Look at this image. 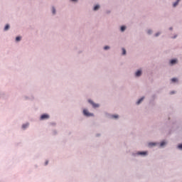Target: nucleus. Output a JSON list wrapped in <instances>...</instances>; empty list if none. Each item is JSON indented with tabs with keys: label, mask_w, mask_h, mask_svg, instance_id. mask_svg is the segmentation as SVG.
<instances>
[{
	"label": "nucleus",
	"mask_w": 182,
	"mask_h": 182,
	"mask_svg": "<svg viewBox=\"0 0 182 182\" xmlns=\"http://www.w3.org/2000/svg\"><path fill=\"white\" fill-rule=\"evenodd\" d=\"M110 48V47H109V46H105V50H107V49H109Z\"/></svg>",
	"instance_id": "obj_19"
},
{
	"label": "nucleus",
	"mask_w": 182,
	"mask_h": 182,
	"mask_svg": "<svg viewBox=\"0 0 182 182\" xmlns=\"http://www.w3.org/2000/svg\"><path fill=\"white\" fill-rule=\"evenodd\" d=\"M83 114L86 117H92L93 116V114L90 113L89 112H87V109L83 110Z\"/></svg>",
	"instance_id": "obj_1"
},
{
	"label": "nucleus",
	"mask_w": 182,
	"mask_h": 182,
	"mask_svg": "<svg viewBox=\"0 0 182 182\" xmlns=\"http://www.w3.org/2000/svg\"><path fill=\"white\" fill-rule=\"evenodd\" d=\"M171 81H172V82H177V78H172V79H171Z\"/></svg>",
	"instance_id": "obj_15"
},
{
	"label": "nucleus",
	"mask_w": 182,
	"mask_h": 182,
	"mask_svg": "<svg viewBox=\"0 0 182 182\" xmlns=\"http://www.w3.org/2000/svg\"><path fill=\"white\" fill-rule=\"evenodd\" d=\"M150 33H151V31H149V33L150 34Z\"/></svg>",
	"instance_id": "obj_25"
},
{
	"label": "nucleus",
	"mask_w": 182,
	"mask_h": 182,
	"mask_svg": "<svg viewBox=\"0 0 182 182\" xmlns=\"http://www.w3.org/2000/svg\"><path fill=\"white\" fill-rule=\"evenodd\" d=\"M159 34H160V33H157L156 34H155V36L157 37L159 36Z\"/></svg>",
	"instance_id": "obj_22"
},
{
	"label": "nucleus",
	"mask_w": 182,
	"mask_h": 182,
	"mask_svg": "<svg viewBox=\"0 0 182 182\" xmlns=\"http://www.w3.org/2000/svg\"><path fill=\"white\" fill-rule=\"evenodd\" d=\"M166 144V142H165V141L161 142V146H164Z\"/></svg>",
	"instance_id": "obj_11"
},
{
	"label": "nucleus",
	"mask_w": 182,
	"mask_h": 182,
	"mask_svg": "<svg viewBox=\"0 0 182 182\" xmlns=\"http://www.w3.org/2000/svg\"><path fill=\"white\" fill-rule=\"evenodd\" d=\"M48 161H46V165H48Z\"/></svg>",
	"instance_id": "obj_23"
},
{
	"label": "nucleus",
	"mask_w": 182,
	"mask_h": 182,
	"mask_svg": "<svg viewBox=\"0 0 182 182\" xmlns=\"http://www.w3.org/2000/svg\"><path fill=\"white\" fill-rule=\"evenodd\" d=\"M144 100V97H142L141 99L139 100L138 102H136V105H140V103H141V102Z\"/></svg>",
	"instance_id": "obj_5"
},
{
	"label": "nucleus",
	"mask_w": 182,
	"mask_h": 182,
	"mask_svg": "<svg viewBox=\"0 0 182 182\" xmlns=\"http://www.w3.org/2000/svg\"><path fill=\"white\" fill-rule=\"evenodd\" d=\"M176 63H177V60L176 59H173L171 60V64L174 65Z\"/></svg>",
	"instance_id": "obj_7"
},
{
	"label": "nucleus",
	"mask_w": 182,
	"mask_h": 182,
	"mask_svg": "<svg viewBox=\"0 0 182 182\" xmlns=\"http://www.w3.org/2000/svg\"><path fill=\"white\" fill-rule=\"evenodd\" d=\"M178 149H182V144L178 145Z\"/></svg>",
	"instance_id": "obj_21"
},
{
	"label": "nucleus",
	"mask_w": 182,
	"mask_h": 182,
	"mask_svg": "<svg viewBox=\"0 0 182 182\" xmlns=\"http://www.w3.org/2000/svg\"><path fill=\"white\" fill-rule=\"evenodd\" d=\"M141 75V70H138L136 72V76L139 77Z\"/></svg>",
	"instance_id": "obj_4"
},
{
	"label": "nucleus",
	"mask_w": 182,
	"mask_h": 182,
	"mask_svg": "<svg viewBox=\"0 0 182 182\" xmlns=\"http://www.w3.org/2000/svg\"><path fill=\"white\" fill-rule=\"evenodd\" d=\"M112 117H114V118L117 119V118H118V117H119V116H118V115H112Z\"/></svg>",
	"instance_id": "obj_18"
},
{
	"label": "nucleus",
	"mask_w": 182,
	"mask_h": 182,
	"mask_svg": "<svg viewBox=\"0 0 182 182\" xmlns=\"http://www.w3.org/2000/svg\"><path fill=\"white\" fill-rule=\"evenodd\" d=\"M16 41H21V37H19V36L16 37Z\"/></svg>",
	"instance_id": "obj_13"
},
{
	"label": "nucleus",
	"mask_w": 182,
	"mask_h": 182,
	"mask_svg": "<svg viewBox=\"0 0 182 182\" xmlns=\"http://www.w3.org/2000/svg\"><path fill=\"white\" fill-rule=\"evenodd\" d=\"M98 9H100V6L97 5L94 7V11H97Z\"/></svg>",
	"instance_id": "obj_8"
},
{
	"label": "nucleus",
	"mask_w": 182,
	"mask_h": 182,
	"mask_svg": "<svg viewBox=\"0 0 182 182\" xmlns=\"http://www.w3.org/2000/svg\"><path fill=\"white\" fill-rule=\"evenodd\" d=\"M139 155L145 156V155L147 154V151H141V152H139Z\"/></svg>",
	"instance_id": "obj_6"
},
{
	"label": "nucleus",
	"mask_w": 182,
	"mask_h": 182,
	"mask_svg": "<svg viewBox=\"0 0 182 182\" xmlns=\"http://www.w3.org/2000/svg\"><path fill=\"white\" fill-rule=\"evenodd\" d=\"M122 50L123 51V55H126V50H124V48H122Z\"/></svg>",
	"instance_id": "obj_14"
},
{
	"label": "nucleus",
	"mask_w": 182,
	"mask_h": 182,
	"mask_svg": "<svg viewBox=\"0 0 182 182\" xmlns=\"http://www.w3.org/2000/svg\"><path fill=\"white\" fill-rule=\"evenodd\" d=\"M181 0H176V2H179Z\"/></svg>",
	"instance_id": "obj_24"
},
{
	"label": "nucleus",
	"mask_w": 182,
	"mask_h": 182,
	"mask_svg": "<svg viewBox=\"0 0 182 182\" xmlns=\"http://www.w3.org/2000/svg\"><path fill=\"white\" fill-rule=\"evenodd\" d=\"M126 30V26H121V31H124Z\"/></svg>",
	"instance_id": "obj_10"
},
{
	"label": "nucleus",
	"mask_w": 182,
	"mask_h": 182,
	"mask_svg": "<svg viewBox=\"0 0 182 182\" xmlns=\"http://www.w3.org/2000/svg\"><path fill=\"white\" fill-rule=\"evenodd\" d=\"M48 118H49L48 114H44L41 115V120H44V119H48Z\"/></svg>",
	"instance_id": "obj_3"
},
{
	"label": "nucleus",
	"mask_w": 182,
	"mask_h": 182,
	"mask_svg": "<svg viewBox=\"0 0 182 182\" xmlns=\"http://www.w3.org/2000/svg\"><path fill=\"white\" fill-rule=\"evenodd\" d=\"M9 28V24L6 25L4 30L8 31Z\"/></svg>",
	"instance_id": "obj_9"
},
{
	"label": "nucleus",
	"mask_w": 182,
	"mask_h": 182,
	"mask_svg": "<svg viewBox=\"0 0 182 182\" xmlns=\"http://www.w3.org/2000/svg\"><path fill=\"white\" fill-rule=\"evenodd\" d=\"M88 102H90L92 105V106H93L94 108H97L100 107V105L95 104L94 102L92 100H88Z\"/></svg>",
	"instance_id": "obj_2"
},
{
	"label": "nucleus",
	"mask_w": 182,
	"mask_h": 182,
	"mask_svg": "<svg viewBox=\"0 0 182 182\" xmlns=\"http://www.w3.org/2000/svg\"><path fill=\"white\" fill-rule=\"evenodd\" d=\"M28 126V124H24V125H23V129H26V127Z\"/></svg>",
	"instance_id": "obj_16"
},
{
	"label": "nucleus",
	"mask_w": 182,
	"mask_h": 182,
	"mask_svg": "<svg viewBox=\"0 0 182 182\" xmlns=\"http://www.w3.org/2000/svg\"><path fill=\"white\" fill-rule=\"evenodd\" d=\"M71 1H75L76 0H71Z\"/></svg>",
	"instance_id": "obj_26"
},
{
	"label": "nucleus",
	"mask_w": 182,
	"mask_h": 182,
	"mask_svg": "<svg viewBox=\"0 0 182 182\" xmlns=\"http://www.w3.org/2000/svg\"><path fill=\"white\" fill-rule=\"evenodd\" d=\"M149 146H155L154 143H149Z\"/></svg>",
	"instance_id": "obj_20"
},
{
	"label": "nucleus",
	"mask_w": 182,
	"mask_h": 182,
	"mask_svg": "<svg viewBox=\"0 0 182 182\" xmlns=\"http://www.w3.org/2000/svg\"><path fill=\"white\" fill-rule=\"evenodd\" d=\"M177 5H178V1H176V3H173V6L176 7V6H177Z\"/></svg>",
	"instance_id": "obj_12"
},
{
	"label": "nucleus",
	"mask_w": 182,
	"mask_h": 182,
	"mask_svg": "<svg viewBox=\"0 0 182 182\" xmlns=\"http://www.w3.org/2000/svg\"><path fill=\"white\" fill-rule=\"evenodd\" d=\"M53 14H55V8H53Z\"/></svg>",
	"instance_id": "obj_17"
}]
</instances>
